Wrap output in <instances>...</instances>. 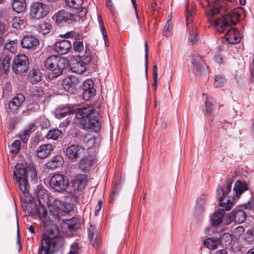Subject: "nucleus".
<instances>
[{"label": "nucleus", "mask_w": 254, "mask_h": 254, "mask_svg": "<svg viewBox=\"0 0 254 254\" xmlns=\"http://www.w3.org/2000/svg\"><path fill=\"white\" fill-rule=\"evenodd\" d=\"M12 91V87L9 82L4 83L2 86L3 97H7L9 96Z\"/></svg>", "instance_id": "obj_46"}, {"label": "nucleus", "mask_w": 254, "mask_h": 254, "mask_svg": "<svg viewBox=\"0 0 254 254\" xmlns=\"http://www.w3.org/2000/svg\"><path fill=\"white\" fill-rule=\"evenodd\" d=\"M73 49L75 52L80 53L84 49L83 41L75 40L73 42Z\"/></svg>", "instance_id": "obj_43"}, {"label": "nucleus", "mask_w": 254, "mask_h": 254, "mask_svg": "<svg viewBox=\"0 0 254 254\" xmlns=\"http://www.w3.org/2000/svg\"><path fill=\"white\" fill-rule=\"evenodd\" d=\"M49 209L48 212L44 204L39 206L38 208L39 217L44 227L51 226L43 235L38 254H52L63 247L64 239L59 235L57 226L53 225V222L58 220L61 216L68 214L72 207L70 203L54 198L53 201L51 200Z\"/></svg>", "instance_id": "obj_1"}, {"label": "nucleus", "mask_w": 254, "mask_h": 254, "mask_svg": "<svg viewBox=\"0 0 254 254\" xmlns=\"http://www.w3.org/2000/svg\"><path fill=\"white\" fill-rule=\"evenodd\" d=\"M71 181L74 188H77L78 190H81L84 187L86 176L84 175H77Z\"/></svg>", "instance_id": "obj_31"}, {"label": "nucleus", "mask_w": 254, "mask_h": 254, "mask_svg": "<svg viewBox=\"0 0 254 254\" xmlns=\"http://www.w3.org/2000/svg\"><path fill=\"white\" fill-rule=\"evenodd\" d=\"M153 80H154V83H153V86L154 87L155 91H156L157 88V77H158L157 66L156 65H154L153 66Z\"/></svg>", "instance_id": "obj_53"}, {"label": "nucleus", "mask_w": 254, "mask_h": 254, "mask_svg": "<svg viewBox=\"0 0 254 254\" xmlns=\"http://www.w3.org/2000/svg\"><path fill=\"white\" fill-rule=\"evenodd\" d=\"M29 60L24 55L17 56L13 61L12 70L17 74L25 72L28 69Z\"/></svg>", "instance_id": "obj_6"}, {"label": "nucleus", "mask_w": 254, "mask_h": 254, "mask_svg": "<svg viewBox=\"0 0 254 254\" xmlns=\"http://www.w3.org/2000/svg\"><path fill=\"white\" fill-rule=\"evenodd\" d=\"M79 250L78 245L76 243H73L70 249V251L67 254H78Z\"/></svg>", "instance_id": "obj_56"}, {"label": "nucleus", "mask_w": 254, "mask_h": 254, "mask_svg": "<svg viewBox=\"0 0 254 254\" xmlns=\"http://www.w3.org/2000/svg\"><path fill=\"white\" fill-rule=\"evenodd\" d=\"M77 190V188H74V186L73 185V183L70 181L69 183L68 182V180H66V183L65 184V189L64 191L67 192L70 194H74Z\"/></svg>", "instance_id": "obj_42"}, {"label": "nucleus", "mask_w": 254, "mask_h": 254, "mask_svg": "<svg viewBox=\"0 0 254 254\" xmlns=\"http://www.w3.org/2000/svg\"><path fill=\"white\" fill-rule=\"evenodd\" d=\"M225 211L223 209H217L213 214L211 218V223L212 226L217 227L220 225L223 222L224 216Z\"/></svg>", "instance_id": "obj_23"}, {"label": "nucleus", "mask_w": 254, "mask_h": 254, "mask_svg": "<svg viewBox=\"0 0 254 254\" xmlns=\"http://www.w3.org/2000/svg\"><path fill=\"white\" fill-rule=\"evenodd\" d=\"M72 112V109L69 107H63L57 111L56 117L57 118L61 119Z\"/></svg>", "instance_id": "obj_38"}, {"label": "nucleus", "mask_w": 254, "mask_h": 254, "mask_svg": "<svg viewBox=\"0 0 254 254\" xmlns=\"http://www.w3.org/2000/svg\"><path fill=\"white\" fill-rule=\"evenodd\" d=\"M94 81L90 79H87L83 82L82 85V96L84 100H89L95 95L96 90L94 88Z\"/></svg>", "instance_id": "obj_13"}, {"label": "nucleus", "mask_w": 254, "mask_h": 254, "mask_svg": "<svg viewBox=\"0 0 254 254\" xmlns=\"http://www.w3.org/2000/svg\"><path fill=\"white\" fill-rule=\"evenodd\" d=\"M95 109L93 107L87 106L82 107L77 110L76 112V117L78 119H81L85 118H88L90 115L94 113Z\"/></svg>", "instance_id": "obj_25"}, {"label": "nucleus", "mask_w": 254, "mask_h": 254, "mask_svg": "<svg viewBox=\"0 0 254 254\" xmlns=\"http://www.w3.org/2000/svg\"><path fill=\"white\" fill-rule=\"evenodd\" d=\"M84 148L80 145H71L66 150V155L69 159L75 161L81 157L84 153Z\"/></svg>", "instance_id": "obj_15"}, {"label": "nucleus", "mask_w": 254, "mask_h": 254, "mask_svg": "<svg viewBox=\"0 0 254 254\" xmlns=\"http://www.w3.org/2000/svg\"><path fill=\"white\" fill-rule=\"evenodd\" d=\"M82 127L88 131L98 132L101 128V123L98 117L94 116L85 121Z\"/></svg>", "instance_id": "obj_14"}, {"label": "nucleus", "mask_w": 254, "mask_h": 254, "mask_svg": "<svg viewBox=\"0 0 254 254\" xmlns=\"http://www.w3.org/2000/svg\"><path fill=\"white\" fill-rule=\"evenodd\" d=\"M77 18L75 14L65 10L59 11L52 17L53 19L58 24L62 23H72L76 21Z\"/></svg>", "instance_id": "obj_7"}, {"label": "nucleus", "mask_w": 254, "mask_h": 254, "mask_svg": "<svg viewBox=\"0 0 254 254\" xmlns=\"http://www.w3.org/2000/svg\"><path fill=\"white\" fill-rule=\"evenodd\" d=\"M71 43L67 40H61L56 43L54 46V50L56 52L60 55L67 54L71 50Z\"/></svg>", "instance_id": "obj_17"}, {"label": "nucleus", "mask_w": 254, "mask_h": 254, "mask_svg": "<svg viewBox=\"0 0 254 254\" xmlns=\"http://www.w3.org/2000/svg\"><path fill=\"white\" fill-rule=\"evenodd\" d=\"M232 213L234 221L239 224L243 223L246 219V212L241 209L234 210Z\"/></svg>", "instance_id": "obj_32"}, {"label": "nucleus", "mask_w": 254, "mask_h": 254, "mask_svg": "<svg viewBox=\"0 0 254 254\" xmlns=\"http://www.w3.org/2000/svg\"><path fill=\"white\" fill-rule=\"evenodd\" d=\"M248 237L246 239H248V241H253L254 240V229H253L248 234Z\"/></svg>", "instance_id": "obj_60"}, {"label": "nucleus", "mask_w": 254, "mask_h": 254, "mask_svg": "<svg viewBox=\"0 0 254 254\" xmlns=\"http://www.w3.org/2000/svg\"><path fill=\"white\" fill-rule=\"evenodd\" d=\"M215 254H228V253L226 250L222 249V250L217 251L215 252Z\"/></svg>", "instance_id": "obj_64"}, {"label": "nucleus", "mask_w": 254, "mask_h": 254, "mask_svg": "<svg viewBox=\"0 0 254 254\" xmlns=\"http://www.w3.org/2000/svg\"><path fill=\"white\" fill-rule=\"evenodd\" d=\"M54 147L51 144H42L37 149V155L40 158H45L51 153Z\"/></svg>", "instance_id": "obj_21"}, {"label": "nucleus", "mask_w": 254, "mask_h": 254, "mask_svg": "<svg viewBox=\"0 0 254 254\" xmlns=\"http://www.w3.org/2000/svg\"><path fill=\"white\" fill-rule=\"evenodd\" d=\"M117 191L115 187H114L112 193L110 195V198H109V201L110 203H113L114 199V197L115 195L117 194Z\"/></svg>", "instance_id": "obj_61"}, {"label": "nucleus", "mask_w": 254, "mask_h": 254, "mask_svg": "<svg viewBox=\"0 0 254 254\" xmlns=\"http://www.w3.org/2000/svg\"><path fill=\"white\" fill-rule=\"evenodd\" d=\"M49 11L48 5L39 1L33 3L30 11L31 16L39 19L46 16Z\"/></svg>", "instance_id": "obj_9"}, {"label": "nucleus", "mask_w": 254, "mask_h": 254, "mask_svg": "<svg viewBox=\"0 0 254 254\" xmlns=\"http://www.w3.org/2000/svg\"><path fill=\"white\" fill-rule=\"evenodd\" d=\"M220 244V242L219 239L207 238L204 240L203 245L209 250H214L217 248Z\"/></svg>", "instance_id": "obj_33"}, {"label": "nucleus", "mask_w": 254, "mask_h": 254, "mask_svg": "<svg viewBox=\"0 0 254 254\" xmlns=\"http://www.w3.org/2000/svg\"><path fill=\"white\" fill-rule=\"evenodd\" d=\"M64 163L63 158L57 155L52 157L50 161L46 163V167L50 169H55L62 166Z\"/></svg>", "instance_id": "obj_26"}, {"label": "nucleus", "mask_w": 254, "mask_h": 254, "mask_svg": "<svg viewBox=\"0 0 254 254\" xmlns=\"http://www.w3.org/2000/svg\"><path fill=\"white\" fill-rule=\"evenodd\" d=\"M85 140H86V143L88 148L94 147L96 143L97 139L95 136L87 134L85 136Z\"/></svg>", "instance_id": "obj_47"}, {"label": "nucleus", "mask_w": 254, "mask_h": 254, "mask_svg": "<svg viewBox=\"0 0 254 254\" xmlns=\"http://www.w3.org/2000/svg\"><path fill=\"white\" fill-rule=\"evenodd\" d=\"M249 189L248 184L240 180H238L235 184L234 191L235 192L236 196L239 198L242 193L247 190Z\"/></svg>", "instance_id": "obj_28"}, {"label": "nucleus", "mask_w": 254, "mask_h": 254, "mask_svg": "<svg viewBox=\"0 0 254 254\" xmlns=\"http://www.w3.org/2000/svg\"><path fill=\"white\" fill-rule=\"evenodd\" d=\"M36 129V126L34 123L30 124L23 131L28 135L33 132Z\"/></svg>", "instance_id": "obj_57"}, {"label": "nucleus", "mask_w": 254, "mask_h": 254, "mask_svg": "<svg viewBox=\"0 0 254 254\" xmlns=\"http://www.w3.org/2000/svg\"><path fill=\"white\" fill-rule=\"evenodd\" d=\"M46 99L45 92L41 87H34L31 89L30 95V101L31 103L38 105L44 103Z\"/></svg>", "instance_id": "obj_10"}, {"label": "nucleus", "mask_w": 254, "mask_h": 254, "mask_svg": "<svg viewBox=\"0 0 254 254\" xmlns=\"http://www.w3.org/2000/svg\"><path fill=\"white\" fill-rule=\"evenodd\" d=\"M40 28L41 32L43 34H46L50 32L51 29L52 28V26L49 23L45 22L40 25Z\"/></svg>", "instance_id": "obj_52"}, {"label": "nucleus", "mask_w": 254, "mask_h": 254, "mask_svg": "<svg viewBox=\"0 0 254 254\" xmlns=\"http://www.w3.org/2000/svg\"><path fill=\"white\" fill-rule=\"evenodd\" d=\"M67 224L68 229L71 231H75L79 227V224L77 223V220L74 218L67 220Z\"/></svg>", "instance_id": "obj_45"}, {"label": "nucleus", "mask_w": 254, "mask_h": 254, "mask_svg": "<svg viewBox=\"0 0 254 254\" xmlns=\"http://www.w3.org/2000/svg\"><path fill=\"white\" fill-rule=\"evenodd\" d=\"M28 79L32 84H36L42 79L41 73L39 69L32 68L28 73Z\"/></svg>", "instance_id": "obj_30"}, {"label": "nucleus", "mask_w": 254, "mask_h": 254, "mask_svg": "<svg viewBox=\"0 0 254 254\" xmlns=\"http://www.w3.org/2000/svg\"><path fill=\"white\" fill-rule=\"evenodd\" d=\"M67 179L64 175L55 174L51 178L49 185L55 191L63 192L65 189Z\"/></svg>", "instance_id": "obj_8"}, {"label": "nucleus", "mask_w": 254, "mask_h": 254, "mask_svg": "<svg viewBox=\"0 0 254 254\" xmlns=\"http://www.w3.org/2000/svg\"><path fill=\"white\" fill-rule=\"evenodd\" d=\"M95 163V158L93 156H89L83 157L79 163V167L82 171H86Z\"/></svg>", "instance_id": "obj_29"}, {"label": "nucleus", "mask_w": 254, "mask_h": 254, "mask_svg": "<svg viewBox=\"0 0 254 254\" xmlns=\"http://www.w3.org/2000/svg\"><path fill=\"white\" fill-rule=\"evenodd\" d=\"M39 44L38 39L31 35L24 36L21 40V45L22 48L26 49L29 52H32L36 50Z\"/></svg>", "instance_id": "obj_12"}, {"label": "nucleus", "mask_w": 254, "mask_h": 254, "mask_svg": "<svg viewBox=\"0 0 254 254\" xmlns=\"http://www.w3.org/2000/svg\"><path fill=\"white\" fill-rule=\"evenodd\" d=\"M88 237L93 246L96 249L99 247L100 240L98 230L94 225H91L88 229Z\"/></svg>", "instance_id": "obj_19"}, {"label": "nucleus", "mask_w": 254, "mask_h": 254, "mask_svg": "<svg viewBox=\"0 0 254 254\" xmlns=\"http://www.w3.org/2000/svg\"><path fill=\"white\" fill-rule=\"evenodd\" d=\"M38 121L42 128H47L50 126V121L48 119L41 117Z\"/></svg>", "instance_id": "obj_54"}, {"label": "nucleus", "mask_w": 254, "mask_h": 254, "mask_svg": "<svg viewBox=\"0 0 254 254\" xmlns=\"http://www.w3.org/2000/svg\"><path fill=\"white\" fill-rule=\"evenodd\" d=\"M226 10V3L223 0H218L213 5L206 9V14L209 21L215 27L216 30L219 32H223L228 26L236 25L240 18V14L237 11L229 12L221 18H215L218 13L222 15Z\"/></svg>", "instance_id": "obj_2"}, {"label": "nucleus", "mask_w": 254, "mask_h": 254, "mask_svg": "<svg viewBox=\"0 0 254 254\" xmlns=\"http://www.w3.org/2000/svg\"><path fill=\"white\" fill-rule=\"evenodd\" d=\"M170 23L168 21L166 25H165L163 30V34L164 35H166L167 34V32H168L169 31V27H170Z\"/></svg>", "instance_id": "obj_62"}, {"label": "nucleus", "mask_w": 254, "mask_h": 254, "mask_svg": "<svg viewBox=\"0 0 254 254\" xmlns=\"http://www.w3.org/2000/svg\"><path fill=\"white\" fill-rule=\"evenodd\" d=\"M43 67L49 71L48 77L52 80L62 73L64 65L59 56L53 55L45 60Z\"/></svg>", "instance_id": "obj_3"}, {"label": "nucleus", "mask_w": 254, "mask_h": 254, "mask_svg": "<svg viewBox=\"0 0 254 254\" xmlns=\"http://www.w3.org/2000/svg\"><path fill=\"white\" fill-rule=\"evenodd\" d=\"M214 100L211 97H209L208 96L206 98L205 101V106H206V111L208 114H211L212 112L214 106Z\"/></svg>", "instance_id": "obj_44"}, {"label": "nucleus", "mask_w": 254, "mask_h": 254, "mask_svg": "<svg viewBox=\"0 0 254 254\" xmlns=\"http://www.w3.org/2000/svg\"><path fill=\"white\" fill-rule=\"evenodd\" d=\"M193 6L191 7L190 10L187 7L186 11V18L187 22V27L189 32V40L192 43H195L197 40V34L195 30V26L192 23V17L193 15Z\"/></svg>", "instance_id": "obj_5"}, {"label": "nucleus", "mask_w": 254, "mask_h": 254, "mask_svg": "<svg viewBox=\"0 0 254 254\" xmlns=\"http://www.w3.org/2000/svg\"><path fill=\"white\" fill-rule=\"evenodd\" d=\"M20 141L19 140H15L11 144V152L12 153H16L20 149Z\"/></svg>", "instance_id": "obj_55"}, {"label": "nucleus", "mask_w": 254, "mask_h": 254, "mask_svg": "<svg viewBox=\"0 0 254 254\" xmlns=\"http://www.w3.org/2000/svg\"><path fill=\"white\" fill-rule=\"evenodd\" d=\"M244 232V228L243 226H239L236 227L233 231V233L235 236L240 237L241 236Z\"/></svg>", "instance_id": "obj_58"}, {"label": "nucleus", "mask_w": 254, "mask_h": 254, "mask_svg": "<svg viewBox=\"0 0 254 254\" xmlns=\"http://www.w3.org/2000/svg\"><path fill=\"white\" fill-rule=\"evenodd\" d=\"M225 37L227 41L231 44H235L241 40L239 31L237 28H230L227 32Z\"/></svg>", "instance_id": "obj_18"}, {"label": "nucleus", "mask_w": 254, "mask_h": 254, "mask_svg": "<svg viewBox=\"0 0 254 254\" xmlns=\"http://www.w3.org/2000/svg\"><path fill=\"white\" fill-rule=\"evenodd\" d=\"M26 175L27 178L28 179V177L30 176L31 180L32 181L37 178V174L36 170L33 165L29 166V167L27 170Z\"/></svg>", "instance_id": "obj_48"}, {"label": "nucleus", "mask_w": 254, "mask_h": 254, "mask_svg": "<svg viewBox=\"0 0 254 254\" xmlns=\"http://www.w3.org/2000/svg\"><path fill=\"white\" fill-rule=\"evenodd\" d=\"M62 134V131L61 130L58 128H54L48 131L46 137L48 139L57 140Z\"/></svg>", "instance_id": "obj_39"}, {"label": "nucleus", "mask_w": 254, "mask_h": 254, "mask_svg": "<svg viewBox=\"0 0 254 254\" xmlns=\"http://www.w3.org/2000/svg\"><path fill=\"white\" fill-rule=\"evenodd\" d=\"M233 182L232 180H228L226 181V187L225 189L222 187L217 190V195L219 200V205L225 208L227 211L230 210L233 205V198H227V195L230 191Z\"/></svg>", "instance_id": "obj_4"}, {"label": "nucleus", "mask_w": 254, "mask_h": 254, "mask_svg": "<svg viewBox=\"0 0 254 254\" xmlns=\"http://www.w3.org/2000/svg\"><path fill=\"white\" fill-rule=\"evenodd\" d=\"M79 58L86 66L87 64L96 65L98 64L97 57L95 56H92L89 50L86 47H85L84 55Z\"/></svg>", "instance_id": "obj_22"}, {"label": "nucleus", "mask_w": 254, "mask_h": 254, "mask_svg": "<svg viewBox=\"0 0 254 254\" xmlns=\"http://www.w3.org/2000/svg\"><path fill=\"white\" fill-rule=\"evenodd\" d=\"M25 101V97L22 94H17L9 102V107L11 111H15Z\"/></svg>", "instance_id": "obj_27"}, {"label": "nucleus", "mask_w": 254, "mask_h": 254, "mask_svg": "<svg viewBox=\"0 0 254 254\" xmlns=\"http://www.w3.org/2000/svg\"><path fill=\"white\" fill-rule=\"evenodd\" d=\"M11 60V58L7 56L0 58V68L3 69L5 72H7L9 67Z\"/></svg>", "instance_id": "obj_37"}, {"label": "nucleus", "mask_w": 254, "mask_h": 254, "mask_svg": "<svg viewBox=\"0 0 254 254\" xmlns=\"http://www.w3.org/2000/svg\"><path fill=\"white\" fill-rule=\"evenodd\" d=\"M98 21L99 22V25L103 36L105 44L106 45V41L108 40L107 34L104 25L103 21L102 19V17L100 15H98Z\"/></svg>", "instance_id": "obj_41"}, {"label": "nucleus", "mask_w": 254, "mask_h": 254, "mask_svg": "<svg viewBox=\"0 0 254 254\" xmlns=\"http://www.w3.org/2000/svg\"><path fill=\"white\" fill-rule=\"evenodd\" d=\"M221 242L225 246L229 245L232 241V238L231 234L229 233L223 234L221 237Z\"/></svg>", "instance_id": "obj_50"}, {"label": "nucleus", "mask_w": 254, "mask_h": 254, "mask_svg": "<svg viewBox=\"0 0 254 254\" xmlns=\"http://www.w3.org/2000/svg\"><path fill=\"white\" fill-rule=\"evenodd\" d=\"M65 2L69 8L78 9L81 7L83 0H65Z\"/></svg>", "instance_id": "obj_35"}, {"label": "nucleus", "mask_w": 254, "mask_h": 254, "mask_svg": "<svg viewBox=\"0 0 254 254\" xmlns=\"http://www.w3.org/2000/svg\"><path fill=\"white\" fill-rule=\"evenodd\" d=\"M79 83V78L75 76H67L63 79L62 82L64 90L71 94L76 92V87Z\"/></svg>", "instance_id": "obj_11"}, {"label": "nucleus", "mask_w": 254, "mask_h": 254, "mask_svg": "<svg viewBox=\"0 0 254 254\" xmlns=\"http://www.w3.org/2000/svg\"><path fill=\"white\" fill-rule=\"evenodd\" d=\"M191 62L193 66L194 70L198 73H201L205 68V64L202 58L198 55H192L191 56Z\"/></svg>", "instance_id": "obj_24"}, {"label": "nucleus", "mask_w": 254, "mask_h": 254, "mask_svg": "<svg viewBox=\"0 0 254 254\" xmlns=\"http://www.w3.org/2000/svg\"><path fill=\"white\" fill-rule=\"evenodd\" d=\"M145 70L146 73H147V67H148V61H147V57H148V47H147V43L146 42H145Z\"/></svg>", "instance_id": "obj_59"}, {"label": "nucleus", "mask_w": 254, "mask_h": 254, "mask_svg": "<svg viewBox=\"0 0 254 254\" xmlns=\"http://www.w3.org/2000/svg\"><path fill=\"white\" fill-rule=\"evenodd\" d=\"M12 26L16 29H23L24 28L26 21L24 18L20 17H15L11 22Z\"/></svg>", "instance_id": "obj_36"}, {"label": "nucleus", "mask_w": 254, "mask_h": 254, "mask_svg": "<svg viewBox=\"0 0 254 254\" xmlns=\"http://www.w3.org/2000/svg\"><path fill=\"white\" fill-rule=\"evenodd\" d=\"M69 66L73 72L81 74L86 71L87 66L79 58L71 59L69 62Z\"/></svg>", "instance_id": "obj_16"}, {"label": "nucleus", "mask_w": 254, "mask_h": 254, "mask_svg": "<svg viewBox=\"0 0 254 254\" xmlns=\"http://www.w3.org/2000/svg\"><path fill=\"white\" fill-rule=\"evenodd\" d=\"M12 6L15 12L19 13L24 11L26 4L24 0H13Z\"/></svg>", "instance_id": "obj_34"}, {"label": "nucleus", "mask_w": 254, "mask_h": 254, "mask_svg": "<svg viewBox=\"0 0 254 254\" xmlns=\"http://www.w3.org/2000/svg\"><path fill=\"white\" fill-rule=\"evenodd\" d=\"M60 36L64 38H74L75 40H79L81 37L78 33L72 31L67 32L64 34L61 35Z\"/></svg>", "instance_id": "obj_49"}, {"label": "nucleus", "mask_w": 254, "mask_h": 254, "mask_svg": "<svg viewBox=\"0 0 254 254\" xmlns=\"http://www.w3.org/2000/svg\"><path fill=\"white\" fill-rule=\"evenodd\" d=\"M16 181L18 183L20 190L22 193H25L28 192L29 186L28 184L27 179Z\"/></svg>", "instance_id": "obj_40"}, {"label": "nucleus", "mask_w": 254, "mask_h": 254, "mask_svg": "<svg viewBox=\"0 0 254 254\" xmlns=\"http://www.w3.org/2000/svg\"><path fill=\"white\" fill-rule=\"evenodd\" d=\"M28 137L29 135L23 132V134L21 135L20 138L23 142H26L28 140Z\"/></svg>", "instance_id": "obj_63"}, {"label": "nucleus", "mask_w": 254, "mask_h": 254, "mask_svg": "<svg viewBox=\"0 0 254 254\" xmlns=\"http://www.w3.org/2000/svg\"><path fill=\"white\" fill-rule=\"evenodd\" d=\"M27 170L24 165L17 163L15 166L13 172V178L15 181L27 179Z\"/></svg>", "instance_id": "obj_20"}, {"label": "nucleus", "mask_w": 254, "mask_h": 254, "mask_svg": "<svg viewBox=\"0 0 254 254\" xmlns=\"http://www.w3.org/2000/svg\"><path fill=\"white\" fill-rule=\"evenodd\" d=\"M226 81L225 78L222 75H217L215 77L214 86L216 87L223 86Z\"/></svg>", "instance_id": "obj_51"}]
</instances>
